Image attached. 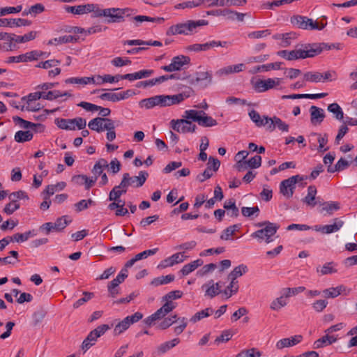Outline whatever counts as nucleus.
I'll use <instances>...</instances> for the list:
<instances>
[{"label":"nucleus","mask_w":357,"mask_h":357,"mask_svg":"<svg viewBox=\"0 0 357 357\" xmlns=\"http://www.w3.org/2000/svg\"><path fill=\"white\" fill-rule=\"evenodd\" d=\"M326 47V45L324 43H306L297 45L294 50H281L277 54L281 57L292 61L314 57L319 54Z\"/></svg>","instance_id":"nucleus-1"},{"label":"nucleus","mask_w":357,"mask_h":357,"mask_svg":"<svg viewBox=\"0 0 357 357\" xmlns=\"http://www.w3.org/2000/svg\"><path fill=\"white\" fill-rule=\"evenodd\" d=\"M208 24V22L205 20H187L186 22L171 26L167 30L166 34L167 36H191L197 32L198 28Z\"/></svg>","instance_id":"nucleus-2"},{"label":"nucleus","mask_w":357,"mask_h":357,"mask_svg":"<svg viewBox=\"0 0 357 357\" xmlns=\"http://www.w3.org/2000/svg\"><path fill=\"white\" fill-rule=\"evenodd\" d=\"M183 118L190 119L195 122H197L200 126L202 127H212L218 124L217 121L211 116H208L202 110L189 109L184 112Z\"/></svg>","instance_id":"nucleus-3"},{"label":"nucleus","mask_w":357,"mask_h":357,"mask_svg":"<svg viewBox=\"0 0 357 357\" xmlns=\"http://www.w3.org/2000/svg\"><path fill=\"white\" fill-rule=\"evenodd\" d=\"M307 176L297 174L292 176L287 179L283 180L280 184V193L287 199L291 198L294 195L296 184L307 179Z\"/></svg>","instance_id":"nucleus-4"},{"label":"nucleus","mask_w":357,"mask_h":357,"mask_svg":"<svg viewBox=\"0 0 357 357\" xmlns=\"http://www.w3.org/2000/svg\"><path fill=\"white\" fill-rule=\"evenodd\" d=\"M110 328L107 324H102L98 326L94 330L91 331L87 337L84 340L82 344V349L86 352L92 346H93L98 338L105 334V333Z\"/></svg>","instance_id":"nucleus-5"},{"label":"nucleus","mask_w":357,"mask_h":357,"mask_svg":"<svg viewBox=\"0 0 357 357\" xmlns=\"http://www.w3.org/2000/svg\"><path fill=\"white\" fill-rule=\"evenodd\" d=\"M279 227L277 224H268L266 227L252 233L251 236L259 242L265 240L266 243H269L272 241L271 238L276 234Z\"/></svg>","instance_id":"nucleus-6"},{"label":"nucleus","mask_w":357,"mask_h":357,"mask_svg":"<svg viewBox=\"0 0 357 357\" xmlns=\"http://www.w3.org/2000/svg\"><path fill=\"white\" fill-rule=\"evenodd\" d=\"M149 174L146 172L140 171L138 176H130L128 173L123 174L121 181L122 187L127 188L130 185L139 188L144 185Z\"/></svg>","instance_id":"nucleus-7"},{"label":"nucleus","mask_w":357,"mask_h":357,"mask_svg":"<svg viewBox=\"0 0 357 357\" xmlns=\"http://www.w3.org/2000/svg\"><path fill=\"white\" fill-rule=\"evenodd\" d=\"M188 97L189 96L184 93L175 95H158L156 96L157 105L160 107H169L179 104Z\"/></svg>","instance_id":"nucleus-8"},{"label":"nucleus","mask_w":357,"mask_h":357,"mask_svg":"<svg viewBox=\"0 0 357 357\" xmlns=\"http://www.w3.org/2000/svg\"><path fill=\"white\" fill-rule=\"evenodd\" d=\"M281 80L280 78L258 79L256 80L252 79L251 83L253 89L257 92L262 93L279 86L281 83Z\"/></svg>","instance_id":"nucleus-9"},{"label":"nucleus","mask_w":357,"mask_h":357,"mask_svg":"<svg viewBox=\"0 0 357 357\" xmlns=\"http://www.w3.org/2000/svg\"><path fill=\"white\" fill-rule=\"evenodd\" d=\"M212 74L209 71L196 72L195 76L190 79V84L206 88L212 84Z\"/></svg>","instance_id":"nucleus-10"},{"label":"nucleus","mask_w":357,"mask_h":357,"mask_svg":"<svg viewBox=\"0 0 357 357\" xmlns=\"http://www.w3.org/2000/svg\"><path fill=\"white\" fill-rule=\"evenodd\" d=\"M190 119L172 120L170 123L173 130L178 132H194L197 128L195 124H192Z\"/></svg>","instance_id":"nucleus-11"},{"label":"nucleus","mask_w":357,"mask_h":357,"mask_svg":"<svg viewBox=\"0 0 357 357\" xmlns=\"http://www.w3.org/2000/svg\"><path fill=\"white\" fill-rule=\"evenodd\" d=\"M190 59L188 56L181 55L173 57L172 62L168 66H163L161 67L162 70L166 72H173L180 70L183 66L188 64Z\"/></svg>","instance_id":"nucleus-12"},{"label":"nucleus","mask_w":357,"mask_h":357,"mask_svg":"<svg viewBox=\"0 0 357 357\" xmlns=\"http://www.w3.org/2000/svg\"><path fill=\"white\" fill-rule=\"evenodd\" d=\"M111 120L108 118L96 117L89 122L88 126L92 130L102 132L105 129V125L108 124Z\"/></svg>","instance_id":"nucleus-13"},{"label":"nucleus","mask_w":357,"mask_h":357,"mask_svg":"<svg viewBox=\"0 0 357 357\" xmlns=\"http://www.w3.org/2000/svg\"><path fill=\"white\" fill-rule=\"evenodd\" d=\"M115 11L112 16V19H107V22L108 23H115V22H121L124 21V15L130 16L132 14L133 10L127 8H112Z\"/></svg>","instance_id":"nucleus-14"},{"label":"nucleus","mask_w":357,"mask_h":357,"mask_svg":"<svg viewBox=\"0 0 357 357\" xmlns=\"http://www.w3.org/2000/svg\"><path fill=\"white\" fill-rule=\"evenodd\" d=\"M185 258V257L181 252L174 254L171 257L162 260L158 267L167 268L173 266L175 264L183 262Z\"/></svg>","instance_id":"nucleus-15"},{"label":"nucleus","mask_w":357,"mask_h":357,"mask_svg":"<svg viewBox=\"0 0 357 357\" xmlns=\"http://www.w3.org/2000/svg\"><path fill=\"white\" fill-rule=\"evenodd\" d=\"M302 340L303 336L301 335H294L289 338H284L276 343V348L278 349H282L285 347H292L300 343Z\"/></svg>","instance_id":"nucleus-16"},{"label":"nucleus","mask_w":357,"mask_h":357,"mask_svg":"<svg viewBox=\"0 0 357 357\" xmlns=\"http://www.w3.org/2000/svg\"><path fill=\"white\" fill-rule=\"evenodd\" d=\"M88 6H92L93 7V10H89V13H93L92 17H109V19H112V16L115 11L112 8L100 9L97 4L89 3Z\"/></svg>","instance_id":"nucleus-17"},{"label":"nucleus","mask_w":357,"mask_h":357,"mask_svg":"<svg viewBox=\"0 0 357 357\" xmlns=\"http://www.w3.org/2000/svg\"><path fill=\"white\" fill-rule=\"evenodd\" d=\"M158 248H153L151 250H144V251L136 255L135 256V257H133L132 259L128 260L126 263V267H132L136 261L141 260V259H146L149 256L155 255L158 252Z\"/></svg>","instance_id":"nucleus-18"},{"label":"nucleus","mask_w":357,"mask_h":357,"mask_svg":"<svg viewBox=\"0 0 357 357\" xmlns=\"http://www.w3.org/2000/svg\"><path fill=\"white\" fill-rule=\"evenodd\" d=\"M317 190L314 185H310L307 188V194L303 199V202L305 203L307 206L314 207L317 205V202H316V195Z\"/></svg>","instance_id":"nucleus-19"},{"label":"nucleus","mask_w":357,"mask_h":357,"mask_svg":"<svg viewBox=\"0 0 357 357\" xmlns=\"http://www.w3.org/2000/svg\"><path fill=\"white\" fill-rule=\"evenodd\" d=\"M35 55H36V53H33V51H31L18 56H10L8 57L7 62L10 63L32 61H34L33 56Z\"/></svg>","instance_id":"nucleus-20"},{"label":"nucleus","mask_w":357,"mask_h":357,"mask_svg":"<svg viewBox=\"0 0 357 357\" xmlns=\"http://www.w3.org/2000/svg\"><path fill=\"white\" fill-rule=\"evenodd\" d=\"M1 21L4 22V25L3 26H29L31 24V22L26 20V19H6L2 18Z\"/></svg>","instance_id":"nucleus-21"},{"label":"nucleus","mask_w":357,"mask_h":357,"mask_svg":"<svg viewBox=\"0 0 357 357\" xmlns=\"http://www.w3.org/2000/svg\"><path fill=\"white\" fill-rule=\"evenodd\" d=\"M310 112L312 123H315L317 122L321 123L323 121L325 114L322 109L313 105L310 108Z\"/></svg>","instance_id":"nucleus-22"},{"label":"nucleus","mask_w":357,"mask_h":357,"mask_svg":"<svg viewBox=\"0 0 357 357\" xmlns=\"http://www.w3.org/2000/svg\"><path fill=\"white\" fill-rule=\"evenodd\" d=\"M93 7L92 6H88V4H85L74 6H66L65 9L68 13H70L75 15H82L84 13H89L90 10H93Z\"/></svg>","instance_id":"nucleus-23"},{"label":"nucleus","mask_w":357,"mask_h":357,"mask_svg":"<svg viewBox=\"0 0 357 357\" xmlns=\"http://www.w3.org/2000/svg\"><path fill=\"white\" fill-rule=\"evenodd\" d=\"M77 36H63L59 38H55L52 40H50L47 42L48 45H58L60 44L63 43H75L78 40Z\"/></svg>","instance_id":"nucleus-24"},{"label":"nucleus","mask_w":357,"mask_h":357,"mask_svg":"<svg viewBox=\"0 0 357 357\" xmlns=\"http://www.w3.org/2000/svg\"><path fill=\"white\" fill-rule=\"evenodd\" d=\"M203 264H204L203 260L198 259L197 260H195V261L183 266V267L181 269L180 273L183 276L188 275V274H190V273L194 271L196 268L202 266Z\"/></svg>","instance_id":"nucleus-25"},{"label":"nucleus","mask_w":357,"mask_h":357,"mask_svg":"<svg viewBox=\"0 0 357 357\" xmlns=\"http://www.w3.org/2000/svg\"><path fill=\"white\" fill-rule=\"evenodd\" d=\"M249 116L251 119V120L255 123V125L258 127L264 126L269 122V119L268 116H263V119H261L259 114L252 109L249 112Z\"/></svg>","instance_id":"nucleus-26"},{"label":"nucleus","mask_w":357,"mask_h":357,"mask_svg":"<svg viewBox=\"0 0 357 357\" xmlns=\"http://www.w3.org/2000/svg\"><path fill=\"white\" fill-rule=\"evenodd\" d=\"M333 223L324 225V234H329L339 231L344 225V221L340 218H334Z\"/></svg>","instance_id":"nucleus-27"},{"label":"nucleus","mask_w":357,"mask_h":357,"mask_svg":"<svg viewBox=\"0 0 357 357\" xmlns=\"http://www.w3.org/2000/svg\"><path fill=\"white\" fill-rule=\"evenodd\" d=\"M310 21V18L305 16L301 15H295L291 17V22L294 26H297L299 29H308V22Z\"/></svg>","instance_id":"nucleus-28"},{"label":"nucleus","mask_w":357,"mask_h":357,"mask_svg":"<svg viewBox=\"0 0 357 357\" xmlns=\"http://www.w3.org/2000/svg\"><path fill=\"white\" fill-rule=\"evenodd\" d=\"M269 121L271 123L268 126V128L271 131L275 129V126H277L282 131L287 132L289 130V126L277 116L270 118Z\"/></svg>","instance_id":"nucleus-29"},{"label":"nucleus","mask_w":357,"mask_h":357,"mask_svg":"<svg viewBox=\"0 0 357 357\" xmlns=\"http://www.w3.org/2000/svg\"><path fill=\"white\" fill-rule=\"evenodd\" d=\"M127 188L122 187L121 183H120L119 185L114 186L113 189L109 192V200L114 202L119 200L121 195L127 192Z\"/></svg>","instance_id":"nucleus-30"},{"label":"nucleus","mask_w":357,"mask_h":357,"mask_svg":"<svg viewBox=\"0 0 357 357\" xmlns=\"http://www.w3.org/2000/svg\"><path fill=\"white\" fill-rule=\"evenodd\" d=\"M311 135L317 137V142L319 143V146L317 147L319 152H325L329 149V147H325L328 141V135L326 133L321 135L319 133L314 132Z\"/></svg>","instance_id":"nucleus-31"},{"label":"nucleus","mask_w":357,"mask_h":357,"mask_svg":"<svg viewBox=\"0 0 357 357\" xmlns=\"http://www.w3.org/2000/svg\"><path fill=\"white\" fill-rule=\"evenodd\" d=\"M202 288H205V296H208L211 298L221 293L220 289L214 287V282L212 280L204 284Z\"/></svg>","instance_id":"nucleus-32"},{"label":"nucleus","mask_w":357,"mask_h":357,"mask_svg":"<svg viewBox=\"0 0 357 357\" xmlns=\"http://www.w3.org/2000/svg\"><path fill=\"white\" fill-rule=\"evenodd\" d=\"M282 63L281 62H275L268 64H264L261 66H258L255 67L252 73H257L259 72H264V71H270L271 70H279L280 68Z\"/></svg>","instance_id":"nucleus-33"},{"label":"nucleus","mask_w":357,"mask_h":357,"mask_svg":"<svg viewBox=\"0 0 357 357\" xmlns=\"http://www.w3.org/2000/svg\"><path fill=\"white\" fill-rule=\"evenodd\" d=\"M214 312V310L211 307H207L204 310H202L199 312H197L195 313L190 319V321L195 324L197 321L202 320V319L205 317H209L211 314H212Z\"/></svg>","instance_id":"nucleus-34"},{"label":"nucleus","mask_w":357,"mask_h":357,"mask_svg":"<svg viewBox=\"0 0 357 357\" xmlns=\"http://www.w3.org/2000/svg\"><path fill=\"white\" fill-rule=\"evenodd\" d=\"M179 342L180 340L178 338H174L171 341L165 342L158 347L157 351L159 354H165L167 351L174 347Z\"/></svg>","instance_id":"nucleus-35"},{"label":"nucleus","mask_w":357,"mask_h":357,"mask_svg":"<svg viewBox=\"0 0 357 357\" xmlns=\"http://www.w3.org/2000/svg\"><path fill=\"white\" fill-rule=\"evenodd\" d=\"M224 208L227 211V215L233 218H236L239 215L238 208L233 199H229L224 204Z\"/></svg>","instance_id":"nucleus-36"},{"label":"nucleus","mask_w":357,"mask_h":357,"mask_svg":"<svg viewBox=\"0 0 357 357\" xmlns=\"http://www.w3.org/2000/svg\"><path fill=\"white\" fill-rule=\"evenodd\" d=\"M109 167V164L105 159L101 158L98 160L93 166L92 169L93 174L95 176H98L102 174L103 169Z\"/></svg>","instance_id":"nucleus-37"},{"label":"nucleus","mask_w":357,"mask_h":357,"mask_svg":"<svg viewBox=\"0 0 357 357\" xmlns=\"http://www.w3.org/2000/svg\"><path fill=\"white\" fill-rule=\"evenodd\" d=\"M247 271L248 267L244 264H241L234 268V270L229 274L228 278L232 280H236L238 277L243 275Z\"/></svg>","instance_id":"nucleus-38"},{"label":"nucleus","mask_w":357,"mask_h":357,"mask_svg":"<svg viewBox=\"0 0 357 357\" xmlns=\"http://www.w3.org/2000/svg\"><path fill=\"white\" fill-rule=\"evenodd\" d=\"M72 119H56L55 123L61 129L74 130L75 126L73 125Z\"/></svg>","instance_id":"nucleus-39"},{"label":"nucleus","mask_w":357,"mask_h":357,"mask_svg":"<svg viewBox=\"0 0 357 357\" xmlns=\"http://www.w3.org/2000/svg\"><path fill=\"white\" fill-rule=\"evenodd\" d=\"M344 289V286L340 285L336 287L326 289L323 291V293L326 298H335L340 295Z\"/></svg>","instance_id":"nucleus-40"},{"label":"nucleus","mask_w":357,"mask_h":357,"mask_svg":"<svg viewBox=\"0 0 357 357\" xmlns=\"http://www.w3.org/2000/svg\"><path fill=\"white\" fill-rule=\"evenodd\" d=\"M65 82L66 84H77L86 85L91 82L94 83L95 80L93 77H70V78L66 79L65 80Z\"/></svg>","instance_id":"nucleus-41"},{"label":"nucleus","mask_w":357,"mask_h":357,"mask_svg":"<svg viewBox=\"0 0 357 357\" xmlns=\"http://www.w3.org/2000/svg\"><path fill=\"white\" fill-rule=\"evenodd\" d=\"M71 222L72 220L67 215H63L61 218H59L54 223L55 231H61Z\"/></svg>","instance_id":"nucleus-42"},{"label":"nucleus","mask_w":357,"mask_h":357,"mask_svg":"<svg viewBox=\"0 0 357 357\" xmlns=\"http://www.w3.org/2000/svg\"><path fill=\"white\" fill-rule=\"evenodd\" d=\"M137 23H142L143 22H156L161 24L165 21L163 17H151L146 15H137L132 18Z\"/></svg>","instance_id":"nucleus-43"},{"label":"nucleus","mask_w":357,"mask_h":357,"mask_svg":"<svg viewBox=\"0 0 357 357\" xmlns=\"http://www.w3.org/2000/svg\"><path fill=\"white\" fill-rule=\"evenodd\" d=\"M287 304V302L286 301V298L282 294L281 296L276 298L271 302L270 308L273 310L278 311L282 307L286 306Z\"/></svg>","instance_id":"nucleus-44"},{"label":"nucleus","mask_w":357,"mask_h":357,"mask_svg":"<svg viewBox=\"0 0 357 357\" xmlns=\"http://www.w3.org/2000/svg\"><path fill=\"white\" fill-rule=\"evenodd\" d=\"M32 138L33 134L29 130H20L17 132L15 135V140L20 143L30 141Z\"/></svg>","instance_id":"nucleus-45"},{"label":"nucleus","mask_w":357,"mask_h":357,"mask_svg":"<svg viewBox=\"0 0 357 357\" xmlns=\"http://www.w3.org/2000/svg\"><path fill=\"white\" fill-rule=\"evenodd\" d=\"M130 327L128 318H124L121 321L119 322L114 327V335H119L126 331Z\"/></svg>","instance_id":"nucleus-46"},{"label":"nucleus","mask_w":357,"mask_h":357,"mask_svg":"<svg viewBox=\"0 0 357 357\" xmlns=\"http://www.w3.org/2000/svg\"><path fill=\"white\" fill-rule=\"evenodd\" d=\"M323 74L319 72H307L304 74V79L311 82H322Z\"/></svg>","instance_id":"nucleus-47"},{"label":"nucleus","mask_w":357,"mask_h":357,"mask_svg":"<svg viewBox=\"0 0 357 357\" xmlns=\"http://www.w3.org/2000/svg\"><path fill=\"white\" fill-rule=\"evenodd\" d=\"M231 43L227 41H217V40H211L209 42L204 43V51H208L210 49L222 47H227Z\"/></svg>","instance_id":"nucleus-48"},{"label":"nucleus","mask_w":357,"mask_h":357,"mask_svg":"<svg viewBox=\"0 0 357 357\" xmlns=\"http://www.w3.org/2000/svg\"><path fill=\"white\" fill-rule=\"evenodd\" d=\"M238 225H234L227 227L223 230L222 234L220 236V238L225 241L229 240L230 237L234 234L235 231L238 230Z\"/></svg>","instance_id":"nucleus-49"},{"label":"nucleus","mask_w":357,"mask_h":357,"mask_svg":"<svg viewBox=\"0 0 357 357\" xmlns=\"http://www.w3.org/2000/svg\"><path fill=\"white\" fill-rule=\"evenodd\" d=\"M35 236L34 231H29L24 234L17 233L11 237V241L15 242H24L27 241L31 236Z\"/></svg>","instance_id":"nucleus-50"},{"label":"nucleus","mask_w":357,"mask_h":357,"mask_svg":"<svg viewBox=\"0 0 357 357\" xmlns=\"http://www.w3.org/2000/svg\"><path fill=\"white\" fill-rule=\"evenodd\" d=\"M328 110L335 115L337 120H342L344 118L343 112L337 103H331L328 106Z\"/></svg>","instance_id":"nucleus-51"},{"label":"nucleus","mask_w":357,"mask_h":357,"mask_svg":"<svg viewBox=\"0 0 357 357\" xmlns=\"http://www.w3.org/2000/svg\"><path fill=\"white\" fill-rule=\"evenodd\" d=\"M174 275H167L165 276H160L153 280L151 284L155 286H159L161 284H168L174 280Z\"/></svg>","instance_id":"nucleus-52"},{"label":"nucleus","mask_w":357,"mask_h":357,"mask_svg":"<svg viewBox=\"0 0 357 357\" xmlns=\"http://www.w3.org/2000/svg\"><path fill=\"white\" fill-rule=\"evenodd\" d=\"M292 33H279L273 36V38L275 40H282V46L287 47L290 45V40L292 38Z\"/></svg>","instance_id":"nucleus-53"},{"label":"nucleus","mask_w":357,"mask_h":357,"mask_svg":"<svg viewBox=\"0 0 357 357\" xmlns=\"http://www.w3.org/2000/svg\"><path fill=\"white\" fill-rule=\"evenodd\" d=\"M139 106L141 107H145L147 109L153 108L155 106H158L156 96L142 100L139 102Z\"/></svg>","instance_id":"nucleus-54"},{"label":"nucleus","mask_w":357,"mask_h":357,"mask_svg":"<svg viewBox=\"0 0 357 357\" xmlns=\"http://www.w3.org/2000/svg\"><path fill=\"white\" fill-rule=\"evenodd\" d=\"M100 98L114 102L121 100V93H104L100 96Z\"/></svg>","instance_id":"nucleus-55"},{"label":"nucleus","mask_w":357,"mask_h":357,"mask_svg":"<svg viewBox=\"0 0 357 357\" xmlns=\"http://www.w3.org/2000/svg\"><path fill=\"white\" fill-rule=\"evenodd\" d=\"M38 32L35 31H31L24 36H17L16 37V43H24L30 40H32L36 38Z\"/></svg>","instance_id":"nucleus-56"},{"label":"nucleus","mask_w":357,"mask_h":357,"mask_svg":"<svg viewBox=\"0 0 357 357\" xmlns=\"http://www.w3.org/2000/svg\"><path fill=\"white\" fill-rule=\"evenodd\" d=\"M178 318L179 317H178L176 314H174L170 317L165 318L162 322L160 323L158 328L161 330L167 329L174 323L178 321Z\"/></svg>","instance_id":"nucleus-57"},{"label":"nucleus","mask_w":357,"mask_h":357,"mask_svg":"<svg viewBox=\"0 0 357 357\" xmlns=\"http://www.w3.org/2000/svg\"><path fill=\"white\" fill-rule=\"evenodd\" d=\"M105 130L107 131V139L108 141L112 142L116 138V132H115V126L114 122L113 120H111V121L105 125Z\"/></svg>","instance_id":"nucleus-58"},{"label":"nucleus","mask_w":357,"mask_h":357,"mask_svg":"<svg viewBox=\"0 0 357 357\" xmlns=\"http://www.w3.org/2000/svg\"><path fill=\"white\" fill-rule=\"evenodd\" d=\"M95 202L93 200L89 199H82L79 202L75 204V211L77 212H81L82 211L88 208L89 206L94 205Z\"/></svg>","instance_id":"nucleus-59"},{"label":"nucleus","mask_w":357,"mask_h":357,"mask_svg":"<svg viewBox=\"0 0 357 357\" xmlns=\"http://www.w3.org/2000/svg\"><path fill=\"white\" fill-rule=\"evenodd\" d=\"M322 211H326L327 213L331 215L333 211H337L340 208L339 204L337 202H324L322 204Z\"/></svg>","instance_id":"nucleus-60"},{"label":"nucleus","mask_w":357,"mask_h":357,"mask_svg":"<svg viewBox=\"0 0 357 357\" xmlns=\"http://www.w3.org/2000/svg\"><path fill=\"white\" fill-rule=\"evenodd\" d=\"M83 295H84L83 298H79L73 304L74 308H75V309L78 308L79 307L84 305L85 303H86L89 300H91L94 296L93 293L88 292V291H84Z\"/></svg>","instance_id":"nucleus-61"},{"label":"nucleus","mask_w":357,"mask_h":357,"mask_svg":"<svg viewBox=\"0 0 357 357\" xmlns=\"http://www.w3.org/2000/svg\"><path fill=\"white\" fill-rule=\"evenodd\" d=\"M59 64H60V61L59 60H57V59H50V60H47L45 61H42V62L38 63L36 66V68H44V69H48V68H50L52 67H56V66H57Z\"/></svg>","instance_id":"nucleus-62"},{"label":"nucleus","mask_w":357,"mask_h":357,"mask_svg":"<svg viewBox=\"0 0 357 357\" xmlns=\"http://www.w3.org/2000/svg\"><path fill=\"white\" fill-rule=\"evenodd\" d=\"M261 353L257 351L256 349L252 348L250 349L243 350L240 352L236 357H260Z\"/></svg>","instance_id":"nucleus-63"},{"label":"nucleus","mask_w":357,"mask_h":357,"mask_svg":"<svg viewBox=\"0 0 357 357\" xmlns=\"http://www.w3.org/2000/svg\"><path fill=\"white\" fill-rule=\"evenodd\" d=\"M232 337V333L230 331H224L222 334L218 336L215 340V344L218 345L220 343L229 341Z\"/></svg>","instance_id":"nucleus-64"}]
</instances>
